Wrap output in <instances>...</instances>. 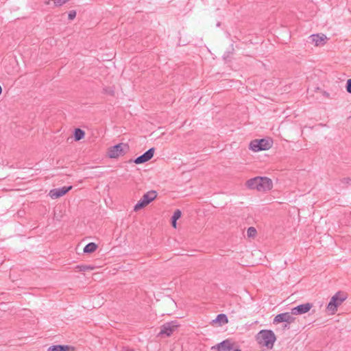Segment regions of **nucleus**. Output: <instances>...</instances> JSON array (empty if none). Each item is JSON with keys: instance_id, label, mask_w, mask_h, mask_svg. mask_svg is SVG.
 <instances>
[{"instance_id": "nucleus-1", "label": "nucleus", "mask_w": 351, "mask_h": 351, "mask_svg": "<svg viewBox=\"0 0 351 351\" xmlns=\"http://www.w3.org/2000/svg\"><path fill=\"white\" fill-rule=\"evenodd\" d=\"M246 186L250 189H256L258 191H267L271 189L272 181L267 177L257 176L249 179L246 182Z\"/></svg>"}, {"instance_id": "nucleus-2", "label": "nucleus", "mask_w": 351, "mask_h": 351, "mask_svg": "<svg viewBox=\"0 0 351 351\" xmlns=\"http://www.w3.org/2000/svg\"><path fill=\"white\" fill-rule=\"evenodd\" d=\"M256 340L259 345L271 349L276 341V337L271 330H261L256 335Z\"/></svg>"}, {"instance_id": "nucleus-3", "label": "nucleus", "mask_w": 351, "mask_h": 351, "mask_svg": "<svg viewBox=\"0 0 351 351\" xmlns=\"http://www.w3.org/2000/svg\"><path fill=\"white\" fill-rule=\"evenodd\" d=\"M347 299V293L343 291H338L330 299L327 305V310L330 314H335L338 306H339Z\"/></svg>"}, {"instance_id": "nucleus-4", "label": "nucleus", "mask_w": 351, "mask_h": 351, "mask_svg": "<svg viewBox=\"0 0 351 351\" xmlns=\"http://www.w3.org/2000/svg\"><path fill=\"white\" fill-rule=\"evenodd\" d=\"M273 141L271 138L254 139L250 143V149L254 152L267 150L271 147Z\"/></svg>"}, {"instance_id": "nucleus-5", "label": "nucleus", "mask_w": 351, "mask_h": 351, "mask_svg": "<svg viewBox=\"0 0 351 351\" xmlns=\"http://www.w3.org/2000/svg\"><path fill=\"white\" fill-rule=\"evenodd\" d=\"M129 146L125 143H118L109 147L108 156L110 158H117L125 154V149H128Z\"/></svg>"}, {"instance_id": "nucleus-6", "label": "nucleus", "mask_w": 351, "mask_h": 351, "mask_svg": "<svg viewBox=\"0 0 351 351\" xmlns=\"http://www.w3.org/2000/svg\"><path fill=\"white\" fill-rule=\"evenodd\" d=\"M293 314L291 312H285L282 313L278 314L274 319L273 323L274 324L285 322L287 324L293 323L295 320V317H293Z\"/></svg>"}, {"instance_id": "nucleus-7", "label": "nucleus", "mask_w": 351, "mask_h": 351, "mask_svg": "<svg viewBox=\"0 0 351 351\" xmlns=\"http://www.w3.org/2000/svg\"><path fill=\"white\" fill-rule=\"evenodd\" d=\"M72 188V186H68L58 189H53L50 190L49 195L53 199H58L66 194L70 190H71Z\"/></svg>"}, {"instance_id": "nucleus-8", "label": "nucleus", "mask_w": 351, "mask_h": 351, "mask_svg": "<svg viewBox=\"0 0 351 351\" xmlns=\"http://www.w3.org/2000/svg\"><path fill=\"white\" fill-rule=\"evenodd\" d=\"M154 152H155L154 147L149 148L144 154L136 157L134 160V162L136 164H143V163H145V162L149 161V160H151L153 158Z\"/></svg>"}, {"instance_id": "nucleus-9", "label": "nucleus", "mask_w": 351, "mask_h": 351, "mask_svg": "<svg viewBox=\"0 0 351 351\" xmlns=\"http://www.w3.org/2000/svg\"><path fill=\"white\" fill-rule=\"evenodd\" d=\"M309 43L314 44L315 46H323L328 40L326 36L324 34H312L308 37Z\"/></svg>"}, {"instance_id": "nucleus-10", "label": "nucleus", "mask_w": 351, "mask_h": 351, "mask_svg": "<svg viewBox=\"0 0 351 351\" xmlns=\"http://www.w3.org/2000/svg\"><path fill=\"white\" fill-rule=\"evenodd\" d=\"M178 325L175 322H167L162 325L159 335L169 337L176 330Z\"/></svg>"}, {"instance_id": "nucleus-11", "label": "nucleus", "mask_w": 351, "mask_h": 351, "mask_svg": "<svg viewBox=\"0 0 351 351\" xmlns=\"http://www.w3.org/2000/svg\"><path fill=\"white\" fill-rule=\"evenodd\" d=\"M313 307L312 303L301 304L291 308V313L294 315L304 314L308 312Z\"/></svg>"}, {"instance_id": "nucleus-12", "label": "nucleus", "mask_w": 351, "mask_h": 351, "mask_svg": "<svg viewBox=\"0 0 351 351\" xmlns=\"http://www.w3.org/2000/svg\"><path fill=\"white\" fill-rule=\"evenodd\" d=\"M215 348V346L213 347L212 349ZM216 348L219 351H230L233 350L234 343L231 339H227L218 343Z\"/></svg>"}, {"instance_id": "nucleus-13", "label": "nucleus", "mask_w": 351, "mask_h": 351, "mask_svg": "<svg viewBox=\"0 0 351 351\" xmlns=\"http://www.w3.org/2000/svg\"><path fill=\"white\" fill-rule=\"evenodd\" d=\"M47 351H75V348L68 345H53L48 348Z\"/></svg>"}, {"instance_id": "nucleus-14", "label": "nucleus", "mask_w": 351, "mask_h": 351, "mask_svg": "<svg viewBox=\"0 0 351 351\" xmlns=\"http://www.w3.org/2000/svg\"><path fill=\"white\" fill-rule=\"evenodd\" d=\"M157 197V192L156 191H149L143 195V199L148 203V204L155 199Z\"/></svg>"}, {"instance_id": "nucleus-15", "label": "nucleus", "mask_w": 351, "mask_h": 351, "mask_svg": "<svg viewBox=\"0 0 351 351\" xmlns=\"http://www.w3.org/2000/svg\"><path fill=\"white\" fill-rule=\"evenodd\" d=\"M213 323H218L219 326L226 324L228 322V318L226 314H219L213 321Z\"/></svg>"}, {"instance_id": "nucleus-16", "label": "nucleus", "mask_w": 351, "mask_h": 351, "mask_svg": "<svg viewBox=\"0 0 351 351\" xmlns=\"http://www.w3.org/2000/svg\"><path fill=\"white\" fill-rule=\"evenodd\" d=\"M73 136L75 141H79L84 138L85 132L80 128H75L73 132Z\"/></svg>"}, {"instance_id": "nucleus-17", "label": "nucleus", "mask_w": 351, "mask_h": 351, "mask_svg": "<svg viewBox=\"0 0 351 351\" xmlns=\"http://www.w3.org/2000/svg\"><path fill=\"white\" fill-rule=\"evenodd\" d=\"M97 247H98V246L95 243H93V242L88 243L84 247V252L86 253V254L93 253L97 249Z\"/></svg>"}, {"instance_id": "nucleus-18", "label": "nucleus", "mask_w": 351, "mask_h": 351, "mask_svg": "<svg viewBox=\"0 0 351 351\" xmlns=\"http://www.w3.org/2000/svg\"><path fill=\"white\" fill-rule=\"evenodd\" d=\"M147 205H148V203H147L143 197L141 198V199L136 204V205L134 207V210L138 211L144 207H145Z\"/></svg>"}, {"instance_id": "nucleus-19", "label": "nucleus", "mask_w": 351, "mask_h": 351, "mask_svg": "<svg viewBox=\"0 0 351 351\" xmlns=\"http://www.w3.org/2000/svg\"><path fill=\"white\" fill-rule=\"evenodd\" d=\"M257 233V231L254 227H250L247 230V234L248 237H254Z\"/></svg>"}, {"instance_id": "nucleus-20", "label": "nucleus", "mask_w": 351, "mask_h": 351, "mask_svg": "<svg viewBox=\"0 0 351 351\" xmlns=\"http://www.w3.org/2000/svg\"><path fill=\"white\" fill-rule=\"evenodd\" d=\"M181 215H182L181 210L179 209H176L174 211L173 215H172L171 219H172L173 220H178L181 217Z\"/></svg>"}, {"instance_id": "nucleus-21", "label": "nucleus", "mask_w": 351, "mask_h": 351, "mask_svg": "<svg viewBox=\"0 0 351 351\" xmlns=\"http://www.w3.org/2000/svg\"><path fill=\"white\" fill-rule=\"evenodd\" d=\"M76 268L80 271H85L89 270V269H93V267H91V266L83 265H77Z\"/></svg>"}, {"instance_id": "nucleus-22", "label": "nucleus", "mask_w": 351, "mask_h": 351, "mask_svg": "<svg viewBox=\"0 0 351 351\" xmlns=\"http://www.w3.org/2000/svg\"><path fill=\"white\" fill-rule=\"evenodd\" d=\"M103 90H104V93H105L106 94H108L109 95L112 96L114 94V90L110 87H106Z\"/></svg>"}, {"instance_id": "nucleus-23", "label": "nucleus", "mask_w": 351, "mask_h": 351, "mask_svg": "<svg viewBox=\"0 0 351 351\" xmlns=\"http://www.w3.org/2000/svg\"><path fill=\"white\" fill-rule=\"evenodd\" d=\"M346 89L348 93L351 94V79H348L347 80L346 84Z\"/></svg>"}, {"instance_id": "nucleus-24", "label": "nucleus", "mask_w": 351, "mask_h": 351, "mask_svg": "<svg viewBox=\"0 0 351 351\" xmlns=\"http://www.w3.org/2000/svg\"><path fill=\"white\" fill-rule=\"evenodd\" d=\"M75 16H76V11L75 10H71L69 12L68 18L69 20L74 19L75 18Z\"/></svg>"}, {"instance_id": "nucleus-25", "label": "nucleus", "mask_w": 351, "mask_h": 351, "mask_svg": "<svg viewBox=\"0 0 351 351\" xmlns=\"http://www.w3.org/2000/svg\"><path fill=\"white\" fill-rule=\"evenodd\" d=\"M171 226H172L174 228H176V226H177V220H173V219H171Z\"/></svg>"}, {"instance_id": "nucleus-26", "label": "nucleus", "mask_w": 351, "mask_h": 351, "mask_svg": "<svg viewBox=\"0 0 351 351\" xmlns=\"http://www.w3.org/2000/svg\"><path fill=\"white\" fill-rule=\"evenodd\" d=\"M322 94L324 96H325L326 97H329V93L326 92V91H322Z\"/></svg>"}, {"instance_id": "nucleus-27", "label": "nucleus", "mask_w": 351, "mask_h": 351, "mask_svg": "<svg viewBox=\"0 0 351 351\" xmlns=\"http://www.w3.org/2000/svg\"><path fill=\"white\" fill-rule=\"evenodd\" d=\"M289 324H287L286 323L284 326H283V328L285 329V328H289Z\"/></svg>"}, {"instance_id": "nucleus-28", "label": "nucleus", "mask_w": 351, "mask_h": 351, "mask_svg": "<svg viewBox=\"0 0 351 351\" xmlns=\"http://www.w3.org/2000/svg\"><path fill=\"white\" fill-rule=\"evenodd\" d=\"M122 351H135V350L134 349L126 348V349L123 350Z\"/></svg>"}, {"instance_id": "nucleus-29", "label": "nucleus", "mask_w": 351, "mask_h": 351, "mask_svg": "<svg viewBox=\"0 0 351 351\" xmlns=\"http://www.w3.org/2000/svg\"><path fill=\"white\" fill-rule=\"evenodd\" d=\"M233 351H241V350L239 348H236V349L233 350Z\"/></svg>"}, {"instance_id": "nucleus-30", "label": "nucleus", "mask_w": 351, "mask_h": 351, "mask_svg": "<svg viewBox=\"0 0 351 351\" xmlns=\"http://www.w3.org/2000/svg\"><path fill=\"white\" fill-rule=\"evenodd\" d=\"M316 89L317 90H321L320 88H319V87H317Z\"/></svg>"}]
</instances>
